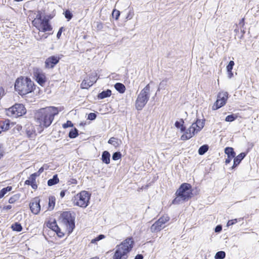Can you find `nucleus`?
Returning <instances> with one entry per match:
<instances>
[{
	"instance_id": "obj_1",
	"label": "nucleus",
	"mask_w": 259,
	"mask_h": 259,
	"mask_svg": "<svg viewBox=\"0 0 259 259\" xmlns=\"http://www.w3.org/2000/svg\"><path fill=\"white\" fill-rule=\"evenodd\" d=\"M59 111L58 108L53 106L41 108L36 111L34 118L39 126V133H41L44 128H47L51 124L55 116L58 114Z\"/></svg>"
},
{
	"instance_id": "obj_2",
	"label": "nucleus",
	"mask_w": 259,
	"mask_h": 259,
	"mask_svg": "<svg viewBox=\"0 0 259 259\" xmlns=\"http://www.w3.org/2000/svg\"><path fill=\"white\" fill-rule=\"evenodd\" d=\"M133 238H126L120 244L116 245L112 259H127L128 254L133 248Z\"/></svg>"
},
{
	"instance_id": "obj_3",
	"label": "nucleus",
	"mask_w": 259,
	"mask_h": 259,
	"mask_svg": "<svg viewBox=\"0 0 259 259\" xmlns=\"http://www.w3.org/2000/svg\"><path fill=\"white\" fill-rule=\"evenodd\" d=\"M15 89L21 95L31 93L34 89V82L29 78H18L15 83Z\"/></svg>"
},
{
	"instance_id": "obj_4",
	"label": "nucleus",
	"mask_w": 259,
	"mask_h": 259,
	"mask_svg": "<svg viewBox=\"0 0 259 259\" xmlns=\"http://www.w3.org/2000/svg\"><path fill=\"white\" fill-rule=\"evenodd\" d=\"M176 198L172 202L174 204H178L188 200L192 195L191 186L188 183L182 184L176 193Z\"/></svg>"
},
{
	"instance_id": "obj_5",
	"label": "nucleus",
	"mask_w": 259,
	"mask_h": 259,
	"mask_svg": "<svg viewBox=\"0 0 259 259\" xmlns=\"http://www.w3.org/2000/svg\"><path fill=\"white\" fill-rule=\"evenodd\" d=\"M150 96V87L148 84L142 90L137 96L135 102V107L138 110H141L146 105Z\"/></svg>"
},
{
	"instance_id": "obj_6",
	"label": "nucleus",
	"mask_w": 259,
	"mask_h": 259,
	"mask_svg": "<svg viewBox=\"0 0 259 259\" xmlns=\"http://www.w3.org/2000/svg\"><path fill=\"white\" fill-rule=\"evenodd\" d=\"M204 123L205 120L197 119L185 131V133L181 136V139L185 141L191 138L195 134L198 133L203 128Z\"/></svg>"
},
{
	"instance_id": "obj_7",
	"label": "nucleus",
	"mask_w": 259,
	"mask_h": 259,
	"mask_svg": "<svg viewBox=\"0 0 259 259\" xmlns=\"http://www.w3.org/2000/svg\"><path fill=\"white\" fill-rule=\"evenodd\" d=\"M32 24L39 31L46 32L52 30L49 20L45 17H42L40 13L37 14L36 18L32 21Z\"/></svg>"
},
{
	"instance_id": "obj_8",
	"label": "nucleus",
	"mask_w": 259,
	"mask_h": 259,
	"mask_svg": "<svg viewBox=\"0 0 259 259\" xmlns=\"http://www.w3.org/2000/svg\"><path fill=\"white\" fill-rule=\"evenodd\" d=\"M60 219L61 223L66 227L68 233H71L75 227L74 218L71 213L69 211L63 212L61 213Z\"/></svg>"
},
{
	"instance_id": "obj_9",
	"label": "nucleus",
	"mask_w": 259,
	"mask_h": 259,
	"mask_svg": "<svg viewBox=\"0 0 259 259\" xmlns=\"http://www.w3.org/2000/svg\"><path fill=\"white\" fill-rule=\"evenodd\" d=\"M90 199L89 193L85 191H82L74 196L73 203L77 206L85 208L89 204Z\"/></svg>"
},
{
	"instance_id": "obj_10",
	"label": "nucleus",
	"mask_w": 259,
	"mask_h": 259,
	"mask_svg": "<svg viewBox=\"0 0 259 259\" xmlns=\"http://www.w3.org/2000/svg\"><path fill=\"white\" fill-rule=\"evenodd\" d=\"M26 111L24 106L22 104H16L7 110L9 116L17 117L25 114Z\"/></svg>"
},
{
	"instance_id": "obj_11",
	"label": "nucleus",
	"mask_w": 259,
	"mask_h": 259,
	"mask_svg": "<svg viewBox=\"0 0 259 259\" xmlns=\"http://www.w3.org/2000/svg\"><path fill=\"white\" fill-rule=\"evenodd\" d=\"M169 220V218L167 215H164L160 218L155 222L151 227V231L152 232L160 231L163 228V225Z\"/></svg>"
},
{
	"instance_id": "obj_12",
	"label": "nucleus",
	"mask_w": 259,
	"mask_h": 259,
	"mask_svg": "<svg viewBox=\"0 0 259 259\" xmlns=\"http://www.w3.org/2000/svg\"><path fill=\"white\" fill-rule=\"evenodd\" d=\"M228 94L227 92H222L218 95V99L212 106L213 110H217L223 106L228 99Z\"/></svg>"
},
{
	"instance_id": "obj_13",
	"label": "nucleus",
	"mask_w": 259,
	"mask_h": 259,
	"mask_svg": "<svg viewBox=\"0 0 259 259\" xmlns=\"http://www.w3.org/2000/svg\"><path fill=\"white\" fill-rule=\"evenodd\" d=\"M33 76L36 81L41 86L45 84L47 78L46 74L43 71L38 68H35L33 71Z\"/></svg>"
},
{
	"instance_id": "obj_14",
	"label": "nucleus",
	"mask_w": 259,
	"mask_h": 259,
	"mask_svg": "<svg viewBox=\"0 0 259 259\" xmlns=\"http://www.w3.org/2000/svg\"><path fill=\"white\" fill-rule=\"evenodd\" d=\"M60 58L57 56H52L48 57L45 61V66L46 68L51 69L59 62Z\"/></svg>"
},
{
	"instance_id": "obj_15",
	"label": "nucleus",
	"mask_w": 259,
	"mask_h": 259,
	"mask_svg": "<svg viewBox=\"0 0 259 259\" xmlns=\"http://www.w3.org/2000/svg\"><path fill=\"white\" fill-rule=\"evenodd\" d=\"M30 209L31 212L34 214H38L40 210V206L39 204V199L38 197L34 198L29 204Z\"/></svg>"
},
{
	"instance_id": "obj_16",
	"label": "nucleus",
	"mask_w": 259,
	"mask_h": 259,
	"mask_svg": "<svg viewBox=\"0 0 259 259\" xmlns=\"http://www.w3.org/2000/svg\"><path fill=\"white\" fill-rule=\"evenodd\" d=\"M38 177L37 173H34L30 175L28 179L25 182V184L31 185L32 189L35 190L37 188L36 183V178Z\"/></svg>"
},
{
	"instance_id": "obj_17",
	"label": "nucleus",
	"mask_w": 259,
	"mask_h": 259,
	"mask_svg": "<svg viewBox=\"0 0 259 259\" xmlns=\"http://www.w3.org/2000/svg\"><path fill=\"white\" fill-rule=\"evenodd\" d=\"M26 134L27 137L31 139L35 137L36 134L33 124L28 123L26 125Z\"/></svg>"
},
{
	"instance_id": "obj_18",
	"label": "nucleus",
	"mask_w": 259,
	"mask_h": 259,
	"mask_svg": "<svg viewBox=\"0 0 259 259\" xmlns=\"http://www.w3.org/2000/svg\"><path fill=\"white\" fill-rule=\"evenodd\" d=\"M47 227L56 232L58 236L62 237L64 235V234L61 232V230L58 226L56 221L49 222L47 224Z\"/></svg>"
},
{
	"instance_id": "obj_19",
	"label": "nucleus",
	"mask_w": 259,
	"mask_h": 259,
	"mask_svg": "<svg viewBox=\"0 0 259 259\" xmlns=\"http://www.w3.org/2000/svg\"><path fill=\"white\" fill-rule=\"evenodd\" d=\"M245 156V154L244 153H241L238 156L234 157V164L232 167V168L237 166L241 161V160L244 158Z\"/></svg>"
},
{
	"instance_id": "obj_20",
	"label": "nucleus",
	"mask_w": 259,
	"mask_h": 259,
	"mask_svg": "<svg viewBox=\"0 0 259 259\" xmlns=\"http://www.w3.org/2000/svg\"><path fill=\"white\" fill-rule=\"evenodd\" d=\"M108 143L115 147H117L121 144V141L116 138L112 137L111 138Z\"/></svg>"
},
{
	"instance_id": "obj_21",
	"label": "nucleus",
	"mask_w": 259,
	"mask_h": 259,
	"mask_svg": "<svg viewBox=\"0 0 259 259\" xmlns=\"http://www.w3.org/2000/svg\"><path fill=\"white\" fill-rule=\"evenodd\" d=\"M110 154L109 152L104 151L102 155V160L103 162L108 164L110 163Z\"/></svg>"
},
{
	"instance_id": "obj_22",
	"label": "nucleus",
	"mask_w": 259,
	"mask_h": 259,
	"mask_svg": "<svg viewBox=\"0 0 259 259\" xmlns=\"http://www.w3.org/2000/svg\"><path fill=\"white\" fill-rule=\"evenodd\" d=\"M10 128V121L6 120L0 122V133L2 131H7Z\"/></svg>"
},
{
	"instance_id": "obj_23",
	"label": "nucleus",
	"mask_w": 259,
	"mask_h": 259,
	"mask_svg": "<svg viewBox=\"0 0 259 259\" xmlns=\"http://www.w3.org/2000/svg\"><path fill=\"white\" fill-rule=\"evenodd\" d=\"M111 95V91L110 90H107L99 93L98 95V98L100 99H103L107 97H109Z\"/></svg>"
},
{
	"instance_id": "obj_24",
	"label": "nucleus",
	"mask_w": 259,
	"mask_h": 259,
	"mask_svg": "<svg viewBox=\"0 0 259 259\" xmlns=\"http://www.w3.org/2000/svg\"><path fill=\"white\" fill-rule=\"evenodd\" d=\"M225 153L227 155L228 157H235V153L234 149L232 147H227L225 149Z\"/></svg>"
},
{
	"instance_id": "obj_25",
	"label": "nucleus",
	"mask_w": 259,
	"mask_h": 259,
	"mask_svg": "<svg viewBox=\"0 0 259 259\" xmlns=\"http://www.w3.org/2000/svg\"><path fill=\"white\" fill-rule=\"evenodd\" d=\"M56 199L54 196H50L49 198L48 209L53 210L55 205Z\"/></svg>"
},
{
	"instance_id": "obj_26",
	"label": "nucleus",
	"mask_w": 259,
	"mask_h": 259,
	"mask_svg": "<svg viewBox=\"0 0 259 259\" xmlns=\"http://www.w3.org/2000/svg\"><path fill=\"white\" fill-rule=\"evenodd\" d=\"M87 79H88V81H89V83H90L91 86H92L94 83H95L98 78H97V74L96 73H93L91 74L89 76V78H87Z\"/></svg>"
},
{
	"instance_id": "obj_27",
	"label": "nucleus",
	"mask_w": 259,
	"mask_h": 259,
	"mask_svg": "<svg viewBox=\"0 0 259 259\" xmlns=\"http://www.w3.org/2000/svg\"><path fill=\"white\" fill-rule=\"evenodd\" d=\"M115 89L118 91L120 93H123L125 90V86L121 83H116L114 85Z\"/></svg>"
},
{
	"instance_id": "obj_28",
	"label": "nucleus",
	"mask_w": 259,
	"mask_h": 259,
	"mask_svg": "<svg viewBox=\"0 0 259 259\" xmlns=\"http://www.w3.org/2000/svg\"><path fill=\"white\" fill-rule=\"evenodd\" d=\"M59 180L57 175H55L53 176L52 179H51L48 180V185L49 186H52L53 185H54L57 184L59 182Z\"/></svg>"
},
{
	"instance_id": "obj_29",
	"label": "nucleus",
	"mask_w": 259,
	"mask_h": 259,
	"mask_svg": "<svg viewBox=\"0 0 259 259\" xmlns=\"http://www.w3.org/2000/svg\"><path fill=\"white\" fill-rule=\"evenodd\" d=\"M12 190L11 186H8L6 188L2 189L0 191V198H3L5 195H6L8 192L11 191Z\"/></svg>"
},
{
	"instance_id": "obj_30",
	"label": "nucleus",
	"mask_w": 259,
	"mask_h": 259,
	"mask_svg": "<svg viewBox=\"0 0 259 259\" xmlns=\"http://www.w3.org/2000/svg\"><path fill=\"white\" fill-rule=\"evenodd\" d=\"M208 150V146L207 145H203L201 146L198 150V153L200 155H203Z\"/></svg>"
},
{
	"instance_id": "obj_31",
	"label": "nucleus",
	"mask_w": 259,
	"mask_h": 259,
	"mask_svg": "<svg viewBox=\"0 0 259 259\" xmlns=\"http://www.w3.org/2000/svg\"><path fill=\"white\" fill-rule=\"evenodd\" d=\"M81 88L82 89H88L91 86L90 83H89V81H88V79H84L81 82L80 84Z\"/></svg>"
},
{
	"instance_id": "obj_32",
	"label": "nucleus",
	"mask_w": 259,
	"mask_h": 259,
	"mask_svg": "<svg viewBox=\"0 0 259 259\" xmlns=\"http://www.w3.org/2000/svg\"><path fill=\"white\" fill-rule=\"evenodd\" d=\"M20 197V194H16L11 197L9 200V202L10 203H13L17 201Z\"/></svg>"
},
{
	"instance_id": "obj_33",
	"label": "nucleus",
	"mask_w": 259,
	"mask_h": 259,
	"mask_svg": "<svg viewBox=\"0 0 259 259\" xmlns=\"http://www.w3.org/2000/svg\"><path fill=\"white\" fill-rule=\"evenodd\" d=\"M226 253L223 251H220L217 252L215 255V259H223L225 257Z\"/></svg>"
},
{
	"instance_id": "obj_34",
	"label": "nucleus",
	"mask_w": 259,
	"mask_h": 259,
	"mask_svg": "<svg viewBox=\"0 0 259 259\" xmlns=\"http://www.w3.org/2000/svg\"><path fill=\"white\" fill-rule=\"evenodd\" d=\"M184 121L183 120H181L180 121H177L175 122V126L177 128H181V131L182 132H184L185 131V127L183 126Z\"/></svg>"
},
{
	"instance_id": "obj_35",
	"label": "nucleus",
	"mask_w": 259,
	"mask_h": 259,
	"mask_svg": "<svg viewBox=\"0 0 259 259\" xmlns=\"http://www.w3.org/2000/svg\"><path fill=\"white\" fill-rule=\"evenodd\" d=\"M12 228L14 231L20 232L22 230V227L21 225L17 223H16L12 226Z\"/></svg>"
},
{
	"instance_id": "obj_36",
	"label": "nucleus",
	"mask_w": 259,
	"mask_h": 259,
	"mask_svg": "<svg viewBox=\"0 0 259 259\" xmlns=\"http://www.w3.org/2000/svg\"><path fill=\"white\" fill-rule=\"evenodd\" d=\"M78 135V131L76 128L71 130L69 133V137L70 138H74Z\"/></svg>"
},
{
	"instance_id": "obj_37",
	"label": "nucleus",
	"mask_w": 259,
	"mask_h": 259,
	"mask_svg": "<svg viewBox=\"0 0 259 259\" xmlns=\"http://www.w3.org/2000/svg\"><path fill=\"white\" fill-rule=\"evenodd\" d=\"M121 157V154L120 152H116L112 155V159L114 160L119 159Z\"/></svg>"
},
{
	"instance_id": "obj_38",
	"label": "nucleus",
	"mask_w": 259,
	"mask_h": 259,
	"mask_svg": "<svg viewBox=\"0 0 259 259\" xmlns=\"http://www.w3.org/2000/svg\"><path fill=\"white\" fill-rule=\"evenodd\" d=\"M65 17L69 21L73 17V15L69 10H66L64 13Z\"/></svg>"
},
{
	"instance_id": "obj_39",
	"label": "nucleus",
	"mask_w": 259,
	"mask_h": 259,
	"mask_svg": "<svg viewBox=\"0 0 259 259\" xmlns=\"http://www.w3.org/2000/svg\"><path fill=\"white\" fill-rule=\"evenodd\" d=\"M112 15L113 18H114L116 20H117L120 15L119 11L114 9L112 11Z\"/></svg>"
},
{
	"instance_id": "obj_40",
	"label": "nucleus",
	"mask_w": 259,
	"mask_h": 259,
	"mask_svg": "<svg viewBox=\"0 0 259 259\" xmlns=\"http://www.w3.org/2000/svg\"><path fill=\"white\" fill-rule=\"evenodd\" d=\"M104 238H105V236L104 235L101 234V235H99L98 237H97L96 238L92 239L91 241V243H95L97 241H99V240H100L102 239H104Z\"/></svg>"
},
{
	"instance_id": "obj_41",
	"label": "nucleus",
	"mask_w": 259,
	"mask_h": 259,
	"mask_svg": "<svg viewBox=\"0 0 259 259\" xmlns=\"http://www.w3.org/2000/svg\"><path fill=\"white\" fill-rule=\"evenodd\" d=\"M234 65V62L233 61H230L227 66V72H230L232 71L233 66Z\"/></svg>"
},
{
	"instance_id": "obj_42",
	"label": "nucleus",
	"mask_w": 259,
	"mask_h": 259,
	"mask_svg": "<svg viewBox=\"0 0 259 259\" xmlns=\"http://www.w3.org/2000/svg\"><path fill=\"white\" fill-rule=\"evenodd\" d=\"M236 119V116L233 114L228 115L225 119V120L227 122H232Z\"/></svg>"
},
{
	"instance_id": "obj_43",
	"label": "nucleus",
	"mask_w": 259,
	"mask_h": 259,
	"mask_svg": "<svg viewBox=\"0 0 259 259\" xmlns=\"http://www.w3.org/2000/svg\"><path fill=\"white\" fill-rule=\"evenodd\" d=\"M62 126L63 128H66L68 127L73 126V124L71 121L68 120L66 123H65L63 124Z\"/></svg>"
},
{
	"instance_id": "obj_44",
	"label": "nucleus",
	"mask_w": 259,
	"mask_h": 259,
	"mask_svg": "<svg viewBox=\"0 0 259 259\" xmlns=\"http://www.w3.org/2000/svg\"><path fill=\"white\" fill-rule=\"evenodd\" d=\"M96 117H97V115H96V114L95 113H90L88 115V119H89V120H93L95 119Z\"/></svg>"
},
{
	"instance_id": "obj_45",
	"label": "nucleus",
	"mask_w": 259,
	"mask_h": 259,
	"mask_svg": "<svg viewBox=\"0 0 259 259\" xmlns=\"http://www.w3.org/2000/svg\"><path fill=\"white\" fill-rule=\"evenodd\" d=\"M237 222V221L236 219L229 220L227 223V226H232V225L236 224Z\"/></svg>"
},
{
	"instance_id": "obj_46",
	"label": "nucleus",
	"mask_w": 259,
	"mask_h": 259,
	"mask_svg": "<svg viewBox=\"0 0 259 259\" xmlns=\"http://www.w3.org/2000/svg\"><path fill=\"white\" fill-rule=\"evenodd\" d=\"M68 183L69 184H77V180L74 179H71L70 180L68 181Z\"/></svg>"
},
{
	"instance_id": "obj_47",
	"label": "nucleus",
	"mask_w": 259,
	"mask_h": 259,
	"mask_svg": "<svg viewBox=\"0 0 259 259\" xmlns=\"http://www.w3.org/2000/svg\"><path fill=\"white\" fill-rule=\"evenodd\" d=\"M222 229V226L220 225L217 226L215 228V232H220Z\"/></svg>"
},
{
	"instance_id": "obj_48",
	"label": "nucleus",
	"mask_w": 259,
	"mask_h": 259,
	"mask_svg": "<svg viewBox=\"0 0 259 259\" xmlns=\"http://www.w3.org/2000/svg\"><path fill=\"white\" fill-rule=\"evenodd\" d=\"M5 95V91L3 88H0V99Z\"/></svg>"
},
{
	"instance_id": "obj_49",
	"label": "nucleus",
	"mask_w": 259,
	"mask_h": 259,
	"mask_svg": "<svg viewBox=\"0 0 259 259\" xmlns=\"http://www.w3.org/2000/svg\"><path fill=\"white\" fill-rule=\"evenodd\" d=\"M234 157H228L226 159V160H225V163L226 164L229 163L230 162V161H231V160Z\"/></svg>"
},
{
	"instance_id": "obj_50",
	"label": "nucleus",
	"mask_w": 259,
	"mask_h": 259,
	"mask_svg": "<svg viewBox=\"0 0 259 259\" xmlns=\"http://www.w3.org/2000/svg\"><path fill=\"white\" fill-rule=\"evenodd\" d=\"M43 171H44V168H43V167H40V168L39 169L38 171L36 172V173H37L38 176H39V175H40L41 172H42Z\"/></svg>"
},
{
	"instance_id": "obj_51",
	"label": "nucleus",
	"mask_w": 259,
	"mask_h": 259,
	"mask_svg": "<svg viewBox=\"0 0 259 259\" xmlns=\"http://www.w3.org/2000/svg\"><path fill=\"white\" fill-rule=\"evenodd\" d=\"M62 28H63L62 27L61 28L57 33V36L58 38H59L60 35H61Z\"/></svg>"
},
{
	"instance_id": "obj_52",
	"label": "nucleus",
	"mask_w": 259,
	"mask_h": 259,
	"mask_svg": "<svg viewBox=\"0 0 259 259\" xmlns=\"http://www.w3.org/2000/svg\"><path fill=\"white\" fill-rule=\"evenodd\" d=\"M143 256L142 254H138L136 256L134 259H143Z\"/></svg>"
},
{
	"instance_id": "obj_53",
	"label": "nucleus",
	"mask_w": 259,
	"mask_h": 259,
	"mask_svg": "<svg viewBox=\"0 0 259 259\" xmlns=\"http://www.w3.org/2000/svg\"><path fill=\"white\" fill-rule=\"evenodd\" d=\"M12 208V206L11 205H8L6 206H4L3 209H10Z\"/></svg>"
},
{
	"instance_id": "obj_54",
	"label": "nucleus",
	"mask_w": 259,
	"mask_h": 259,
	"mask_svg": "<svg viewBox=\"0 0 259 259\" xmlns=\"http://www.w3.org/2000/svg\"><path fill=\"white\" fill-rule=\"evenodd\" d=\"M133 15L132 14L131 12H130L129 14H128L127 16L126 17V18L131 19L132 18Z\"/></svg>"
},
{
	"instance_id": "obj_55",
	"label": "nucleus",
	"mask_w": 259,
	"mask_h": 259,
	"mask_svg": "<svg viewBox=\"0 0 259 259\" xmlns=\"http://www.w3.org/2000/svg\"><path fill=\"white\" fill-rule=\"evenodd\" d=\"M228 73L229 77L231 78L233 75V73H232V71H231V72H228Z\"/></svg>"
},
{
	"instance_id": "obj_56",
	"label": "nucleus",
	"mask_w": 259,
	"mask_h": 259,
	"mask_svg": "<svg viewBox=\"0 0 259 259\" xmlns=\"http://www.w3.org/2000/svg\"><path fill=\"white\" fill-rule=\"evenodd\" d=\"M60 195L62 197H63L64 196V192H61V193H60Z\"/></svg>"
},
{
	"instance_id": "obj_57",
	"label": "nucleus",
	"mask_w": 259,
	"mask_h": 259,
	"mask_svg": "<svg viewBox=\"0 0 259 259\" xmlns=\"http://www.w3.org/2000/svg\"><path fill=\"white\" fill-rule=\"evenodd\" d=\"M15 1L16 2H21V1H22L23 0H15Z\"/></svg>"
},
{
	"instance_id": "obj_58",
	"label": "nucleus",
	"mask_w": 259,
	"mask_h": 259,
	"mask_svg": "<svg viewBox=\"0 0 259 259\" xmlns=\"http://www.w3.org/2000/svg\"><path fill=\"white\" fill-rule=\"evenodd\" d=\"M162 83V82H161L160 83V85H161Z\"/></svg>"
},
{
	"instance_id": "obj_59",
	"label": "nucleus",
	"mask_w": 259,
	"mask_h": 259,
	"mask_svg": "<svg viewBox=\"0 0 259 259\" xmlns=\"http://www.w3.org/2000/svg\"><path fill=\"white\" fill-rule=\"evenodd\" d=\"M160 90V89L159 88L158 89V91H159Z\"/></svg>"
}]
</instances>
